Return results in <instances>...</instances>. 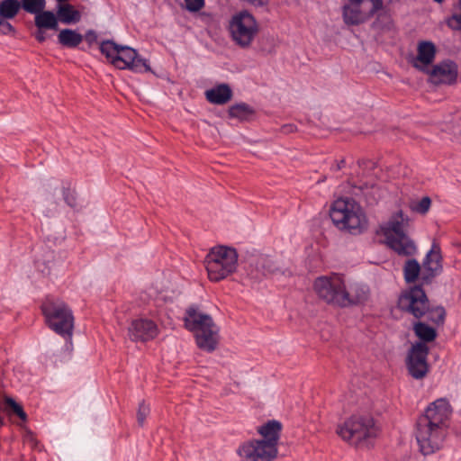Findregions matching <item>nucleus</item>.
<instances>
[{
	"label": "nucleus",
	"instance_id": "obj_1",
	"mask_svg": "<svg viewBox=\"0 0 461 461\" xmlns=\"http://www.w3.org/2000/svg\"><path fill=\"white\" fill-rule=\"evenodd\" d=\"M451 410L449 402L439 398L430 403L416 426L415 437L420 451L427 456L438 450L447 434V420Z\"/></svg>",
	"mask_w": 461,
	"mask_h": 461
},
{
	"label": "nucleus",
	"instance_id": "obj_2",
	"mask_svg": "<svg viewBox=\"0 0 461 461\" xmlns=\"http://www.w3.org/2000/svg\"><path fill=\"white\" fill-rule=\"evenodd\" d=\"M185 328L193 332L199 348L212 352L219 342V327L211 315L203 312L196 305L189 306L184 316Z\"/></svg>",
	"mask_w": 461,
	"mask_h": 461
},
{
	"label": "nucleus",
	"instance_id": "obj_3",
	"mask_svg": "<svg viewBox=\"0 0 461 461\" xmlns=\"http://www.w3.org/2000/svg\"><path fill=\"white\" fill-rule=\"evenodd\" d=\"M408 227L409 217L401 210L380 227L386 245L400 256L411 257L417 252L414 241L407 234Z\"/></svg>",
	"mask_w": 461,
	"mask_h": 461
},
{
	"label": "nucleus",
	"instance_id": "obj_4",
	"mask_svg": "<svg viewBox=\"0 0 461 461\" xmlns=\"http://www.w3.org/2000/svg\"><path fill=\"white\" fill-rule=\"evenodd\" d=\"M442 269L440 246L436 241H433L429 251L423 259L422 268L416 259H408L403 267V276L405 282L411 284L416 282L420 276L422 284L427 285L430 284L442 272Z\"/></svg>",
	"mask_w": 461,
	"mask_h": 461
},
{
	"label": "nucleus",
	"instance_id": "obj_5",
	"mask_svg": "<svg viewBox=\"0 0 461 461\" xmlns=\"http://www.w3.org/2000/svg\"><path fill=\"white\" fill-rule=\"evenodd\" d=\"M330 216L334 225L351 234H359L366 226V216L353 199L339 198L331 205Z\"/></svg>",
	"mask_w": 461,
	"mask_h": 461
},
{
	"label": "nucleus",
	"instance_id": "obj_6",
	"mask_svg": "<svg viewBox=\"0 0 461 461\" xmlns=\"http://www.w3.org/2000/svg\"><path fill=\"white\" fill-rule=\"evenodd\" d=\"M337 434L353 446L368 445L379 434V428L369 415H353L337 428Z\"/></svg>",
	"mask_w": 461,
	"mask_h": 461
},
{
	"label": "nucleus",
	"instance_id": "obj_7",
	"mask_svg": "<svg viewBox=\"0 0 461 461\" xmlns=\"http://www.w3.org/2000/svg\"><path fill=\"white\" fill-rule=\"evenodd\" d=\"M46 323L57 334L71 339L74 330V315L68 305L59 298L47 296L41 304Z\"/></svg>",
	"mask_w": 461,
	"mask_h": 461
},
{
	"label": "nucleus",
	"instance_id": "obj_8",
	"mask_svg": "<svg viewBox=\"0 0 461 461\" xmlns=\"http://www.w3.org/2000/svg\"><path fill=\"white\" fill-rule=\"evenodd\" d=\"M238 254L235 249L218 246L212 248L205 258L208 277L212 282H219L236 271Z\"/></svg>",
	"mask_w": 461,
	"mask_h": 461
},
{
	"label": "nucleus",
	"instance_id": "obj_9",
	"mask_svg": "<svg viewBox=\"0 0 461 461\" xmlns=\"http://www.w3.org/2000/svg\"><path fill=\"white\" fill-rule=\"evenodd\" d=\"M231 41L241 49H249L259 32L256 18L248 11L234 14L228 27Z\"/></svg>",
	"mask_w": 461,
	"mask_h": 461
},
{
	"label": "nucleus",
	"instance_id": "obj_10",
	"mask_svg": "<svg viewBox=\"0 0 461 461\" xmlns=\"http://www.w3.org/2000/svg\"><path fill=\"white\" fill-rule=\"evenodd\" d=\"M345 286V279L339 274L319 276L313 283V290L319 299L339 308L342 307Z\"/></svg>",
	"mask_w": 461,
	"mask_h": 461
},
{
	"label": "nucleus",
	"instance_id": "obj_11",
	"mask_svg": "<svg viewBox=\"0 0 461 461\" xmlns=\"http://www.w3.org/2000/svg\"><path fill=\"white\" fill-rule=\"evenodd\" d=\"M383 8V0H348V4L343 6V20L348 25H358Z\"/></svg>",
	"mask_w": 461,
	"mask_h": 461
},
{
	"label": "nucleus",
	"instance_id": "obj_12",
	"mask_svg": "<svg viewBox=\"0 0 461 461\" xmlns=\"http://www.w3.org/2000/svg\"><path fill=\"white\" fill-rule=\"evenodd\" d=\"M429 299L421 285H414L403 291L398 298L397 305L404 312L416 319H421L429 311Z\"/></svg>",
	"mask_w": 461,
	"mask_h": 461
},
{
	"label": "nucleus",
	"instance_id": "obj_13",
	"mask_svg": "<svg viewBox=\"0 0 461 461\" xmlns=\"http://www.w3.org/2000/svg\"><path fill=\"white\" fill-rule=\"evenodd\" d=\"M278 448H274L260 439L249 440L240 446L238 455L244 461H272L277 456Z\"/></svg>",
	"mask_w": 461,
	"mask_h": 461
},
{
	"label": "nucleus",
	"instance_id": "obj_14",
	"mask_svg": "<svg viewBox=\"0 0 461 461\" xmlns=\"http://www.w3.org/2000/svg\"><path fill=\"white\" fill-rule=\"evenodd\" d=\"M113 65L119 69H130L135 73H145L150 71L148 60L140 58L136 50L128 46H121L119 53Z\"/></svg>",
	"mask_w": 461,
	"mask_h": 461
},
{
	"label": "nucleus",
	"instance_id": "obj_15",
	"mask_svg": "<svg viewBox=\"0 0 461 461\" xmlns=\"http://www.w3.org/2000/svg\"><path fill=\"white\" fill-rule=\"evenodd\" d=\"M158 327L155 321L149 319H137L131 321L128 335L132 341L146 342L154 339L158 335Z\"/></svg>",
	"mask_w": 461,
	"mask_h": 461
},
{
	"label": "nucleus",
	"instance_id": "obj_16",
	"mask_svg": "<svg viewBox=\"0 0 461 461\" xmlns=\"http://www.w3.org/2000/svg\"><path fill=\"white\" fill-rule=\"evenodd\" d=\"M369 297L370 289L368 285L362 283H354L348 287L346 285L341 308L365 304Z\"/></svg>",
	"mask_w": 461,
	"mask_h": 461
},
{
	"label": "nucleus",
	"instance_id": "obj_17",
	"mask_svg": "<svg viewBox=\"0 0 461 461\" xmlns=\"http://www.w3.org/2000/svg\"><path fill=\"white\" fill-rule=\"evenodd\" d=\"M435 84H452L457 77L456 65L452 61H444L433 67L430 71H427Z\"/></svg>",
	"mask_w": 461,
	"mask_h": 461
},
{
	"label": "nucleus",
	"instance_id": "obj_18",
	"mask_svg": "<svg viewBox=\"0 0 461 461\" xmlns=\"http://www.w3.org/2000/svg\"><path fill=\"white\" fill-rule=\"evenodd\" d=\"M428 350L426 346L418 345L408 357L410 375H426L429 372L426 362Z\"/></svg>",
	"mask_w": 461,
	"mask_h": 461
},
{
	"label": "nucleus",
	"instance_id": "obj_19",
	"mask_svg": "<svg viewBox=\"0 0 461 461\" xmlns=\"http://www.w3.org/2000/svg\"><path fill=\"white\" fill-rule=\"evenodd\" d=\"M282 423L276 420H271L258 428V432L262 437V441L271 444L277 448L282 431Z\"/></svg>",
	"mask_w": 461,
	"mask_h": 461
},
{
	"label": "nucleus",
	"instance_id": "obj_20",
	"mask_svg": "<svg viewBox=\"0 0 461 461\" xmlns=\"http://www.w3.org/2000/svg\"><path fill=\"white\" fill-rule=\"evenodd\" d=\"M207 101L213 104H225L232 98V90L227 84H220L205 91Z\"/></svg>",
	"mask_w": 461,
	"mask_h": 461
},
{
	"label": "nucleus",
	"instance_id": "obj_21",
	"mask_svg": "<svg viewBox=\"0 0 461 461\" xmlns=\"http://www.w3.org/2000/svg\"><path fill=\"white\" fill-rule=\"evenodd\" d=\"M436 47L431 41H420L418 45V55L413 67L419 70L425 71V68L418 64V61L427 66L434 61Z\"/></svg>",
	"mask_w": 461,
	"mask_h": 461
},
{
	"label": "nucleus",
	"instance_id": "obj_22",
	"mask_svg": "<svg viewBox=\"0 0 461 461\" xmlns=\"http://www.w3.org/2000/svg\"><path fill=\"white\" fill-rule=\"evenodd\" d=\"M59 43L69 49L77 48L83 41V36L71 29H63L58 35Z\"/></svg>",
	"mask_w": 461,
	"mask_h": 461
},
{
	"label": "nucleus",
	"instance_id": "obj_23",
	"mask_svg": "<svg viewBox=\"0 0 461 461\" xmlns=\"http://www.w3.org/2000/svg\"><path fill=\"white\" fill-rule=\"evenodd\" d=\"M34 22L38 29L58 30L59 27L56 15L51 11L44 9L35 15Z\"/></svg>",
	"mask_w": 461,
	"mask_h": 461
},
{
	"label": "nucleus",
	"instance_id": "obj_24",
	"mask_svg": "<svg viewBox=\"0 0 461 461\" xmlns=\"http://www.w3.org/2000/svg\"><path fill=\"white\" fill-rule=\"evenodd\" d=\"M58 15L59 20L66 24L78 23L81 19L80 13L69 4L59 5L58 9Z\"/></svg>",
	"mask_w": 461,
	"mask_h": 461
},
{
	"label": "nucleus",
	"instance_id": "obj_25",
	"mask_svg": "<svg viewBox=\"0 0 461 461\" xmlns=\"http://www.w3.org/2000/svg\"><path fill=\"white\" fill-rule=\"evenodd\" d=\"M228 113L230 118H237L240 121H244L248 120L254 114V109L245 103H240L231 105L229 108Z\"/></svg>",
	"mask_w": 461,
	"mask_h": 461
},
{
	"label": "nucleus",
	"instance_id": "obj_26",
	"mask_svg": "<svg viewBox=\"0 0 461 461\" xmlns=\"http://www.w3.org/2000/svg\"><path fill=\"white\" fill-rule=\"evenodd\" d=\"M21 9L18 0H3L0 2V16L4 19L14 18Z\"/></svg>",
	"mask_w": 461,
	"mask_h": 461
},
{
	"label": "nucleus",
	"instance_id": "obj_27",
	"mask_svg": "<svg viewBox=\"0 0 461 461\" xmlns=\"http://www.w3.org/2000/svg\"><path fill=\"white\" fill-rule=\"evenodd\" d=\"M4 411L11 417L16 416L21 421L25 422L27 414L23 411L21 404L17 403L13 398H5Z\"/></svg>",
	"mask_w": 461,
	"mask_h": 461
},
{
	"label": "nucleus",
	"instance_id": "obj_28",
	"mask_svg": "<svg viewBox=\"0 0 461 461\" xmlns=\"http://www.w3.org/2000/svg\"><path fill=\"white\" fill-rule=\"evenodd\" d=\"M415 335L425 342H430L437 336L436 330L424 322L419 321L413 325Z\"/></svg>",
	"mask_w": 461,
	"mask_h": 461
},
{
	"label": "nucleus",
	"instance_id": "obj_29",
	"mask_svg": "<svg viewBox=\"0 0 461 461\" xmlns=\"http://www.w3.org/2000/svg\"><path fill=\"white\" fill-rule=\"evenodd\" d=\"M122 45L115 43L113 41H103L100 43V51L106 59L113 64V60L115 59L119 53V50Z\"/></svg>",
	"mask_w": 461,
	"mask_h": 461
},
{
	"label": "nucleus",
	"instance_id": "obj_30",
	"mask_svg": "<svg viewBox=\"0 0 461 461\" xmlns=\"http://www.w3.org/2000/svg\"><path fill=\"white\" fill-rule=\"evenodd\" d=\"M20 4L25 12L35 15L46 7V0H21Z\"/></svg>",
	"mask_w": 461,
	"mask_h": 461
},
{
	"label": "nucleus",
	"instance_id": "obj_31",
	"mask_svg": "<svg viewBox=\"0 0 461 461\" xmlns=\"http://www.w3.org/2000/svg\"><path fill=\"white\" fill-rule=\"evenodd\" d=\"M446 23L451 30L461 32V0H458L457 5L446 20Z\"/></svg>",
	"mask_w": 461,
	"mask_h": 461
},
{
	"label": "nucleus",
	"instance_id": "obj_32",
	"mask_svg": "<svg viewBox=\"0 0 461 461\" xmlns=\"http://www.w3.org/2000/svg\"><path fill=\"white\" fill-rule=\"evenodd\" d=\"M62 195L65 203L69 207H75L77 205L76 192L69 182L62 183Z\"/></svg>",
	"mask_w": 461,
	"mask_h": 461
},
{
	"label": "nucleus",
	"instance_id": "obj_33",
	"mask_svg": "<svg viewBox=\"0 0 461 461\" xmlns=\"http://www.w3.org/2000/svg\"><path fill=\"white\" fill-rule=\"evenodd\" d=\"M446 312L445 309L441 306H438L435 308H430L429 305V311L426 312V317L429 321L436 323L440 324L443 323L445 320Z\"/></svg>",
	"mask_w": 461,
	"mask_h": 461
},
{
	"label": "nucleus",
	"instance_id": "obj_34",
	"mask_svg": "<svg viewBox=\"0 0 461 461\" xmlns=\"http://www.w3.org/2000/svg\"><path fill=\"white\" fill-rule=\"evenodd\" d=\"M431 205V200L429 196H424L420 202L411 206L412 211L420 214H425L429 212Z\"/></svg>",
	"mask_w": 461,
	"mask_h": 461
},
{
	"label": "nucleus",
	"instance_id": "obj_35",
	"mask_svg": "<svg viewBox=\"0 0 461 461\" xmlns=\"http://www.w3.org/2000/svg\"><path fill=\"white\" fill-rule=\"evenodd\" d=\"M149 406L146 404L144 402H141L139 405L137 412V420L140 426L142 427L144 425L146 418L149 416Z\"/></svg>",
	"mask_w": 461,
	"mask_h": 461
},
{
	"label": "nucleus",
	"instance_id": "obj_36",
	"mask_svg": "<svg viewBox=\"0 0 461 461\" xmlns=\"http://www.w3.org/2000/svg\"><path fill=\"white\" fill-rule=\"evenodd\" d=\"M185 7L190 12L200 11L204 5V0H185Z\"/></svg>",
	"mask_w": 461,
	"mask_h": 461
},
{
	"label": "nucleus",
	"instance_id": "obj_37",
	"mask_svg": "<svg viewBox=\"0 0 461 461\" xmlns=\"http://www.w3.org/2000/svg\"><path fill=\"white\" fill-rule=\"evenodd\" d=\"M0 28L5 34L14 32L15 31L14 27L10 23L2 20H0Z\"/></svg>",
	"mask_w": 461,
	"mask_h": 461
},
{
	"label": "nucleus",
	"instance_id": "obj_38",
	"mask_svg": "<svg viewBox=\"0 0 461 461\" xmlns=\"http://www.w3.org/2000/svg\"><path fill=\"white\" fill-rule=\"evenodd\" d=\"M86 41L91 45L97 41V34L95 31H87L85 35Z\"/></svg>",
	"mask_w": 461,
	"mask_h": 461
},
{
	"label": "nucleus",
	"instance_id": "obj_39",
	"mask_svg": "<svg viewBox=\"0 0 461 461\" xmlns=\"http://www.w3.org/2000/svg\"><path fill=\"white\" fill-rule=\"evenodd\" d=\"M245 1L256 7H262V6L267 5L269 3V0H245Z\"/></svg>",
	"mask_w": 461,
	"mask_h": 461
},
{
	"label": "nucleus",
	"instance_id": "obj_40",
	"mask_svg": "<svg viewBox=\"0 0 461 461\" xmlns=\"http://www.w3.org/2000/svg\"><path fill=\"white\" fill-rule=\"evenodd\" d=\"M35 38L39 42H43L46 41V33L42 29H38V32L35 34Z\"/></svg>",
	"mask_w": 461,
	"mask_h": 461
},
{
	"label": "nucleus",
	"instance_id": "obj_41",
	"mask_svg": "<svg viewBox=\"0 0 461 461\" xmlns=\"http://www.w3.org/2000/svg\"><path fill=\"white\" fill-rule=\"evenodd\" d=\"M281 130H282V132H284V133H291L296 130V127L294 124H285L282 127Z\"/></svg>",
	"mask_w": 461,
	"mask_h": 461
},
{
	"label": "nucleus",
	"instance_id": "obj_42",
	"mask_svg": "<svg viewBox=\"0 0 461 461\" xmlns=\"http://www.w3.org/2000/svg\"><path fill=\"white\" fill-rule=\"evenodd\" d=\"M344 165H345V159H341V160L338 161L335 166H332L331 169L335 170V171L340 170L344 167Z\"/></svg>",
	"mask_w": 461,
	"mask_h": 461
},
{
	"label": "nucleus",
	"instance_id": "obj_43",
	"mask_svg": "<svg viewBox=\"0 0 461 461\" xmlns=\"http://www.w3.org/2000/svg\"><path fill=\"white\" fill-rule=\"evenodd\" d=\"M59 3L67 2L68 0H57Z\"/></svg>",
	"mask_w": 461,
	"mask_h": 461
},
{
	"label": "nucleus",
	"instance_id": "obj_44",
	"mask_svg": "<svg viewBox=\"0 0 461 461\" xmlns=\"http://www.w3.org/2000/svg\"><path fill=\"white\" fill-rule=\"evenodd\" d=\"M434 1H435V2H437V3H441V2H443L444 0H434Z\"/></svg>",
	"mask_w": 461,
	"mask_h": 461
}]
</instances>
